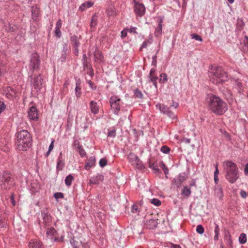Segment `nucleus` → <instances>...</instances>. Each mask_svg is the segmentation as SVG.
I'll list each match as a JSON object with an SVG mask.
<instances>
[{
  "instance_id": "nucleus-1",
  "label": "nucleus",
  "mask_w": 248,
  "mask_h": 248,
  "mask_svg": "<svg viewBox=\"0 0 248 248\" xmlns=\"http://www.w3.org/2000/svg\"><path fill=\"white\" fill-rule=\"evenodd\" d=\"M209 109L218 115L223 114L228 109L227 104L219 97L211 94L208 97Z\"/></svg>"
},
{
  "instance_id": "nucleus-2",
  "label": "nucleus",
  "mask_w": 248,
  "mask_h": 248,
  "mask_svg": "<svg viewBox=\"0 0 248 248\" xmlns=\"http://www.w3.org/2000/svg\"><path fill=\"white\" fill-rule=\"evenodd\" d=\"M31 136L27 130L18 132L16 141L17 149L20 151H27L31 146Z\"/></svg>"
},
{
  "instance_id": "nucleus-3",
  "label": "nucleus",
  "mask_w": 248,
  "mask_h": 248,
  "mask_svg": "<svg viewBox=\"0 0 248 248\" xmlns=\"http://www.w3.org/2000/svg\"><path fill=\"white\" fill-rule=\"evenodd\" d=\"M210 79L214 84H221L226 81L228 76L221 67H212L210 71Z\"/></svg>"
},
{
  "instance_id": "nucleus-4",
  "label": "nucleus",
  "mask_w": 248,
  "mask_h": 248,
  "mask_svg": "<svg viewBox=\"0 0 248 248\" xmlns=\"http://www.w3.org/2000/svg\"><path fill=\"white\" fill-rule=\"evenodd\" d=\"M225 170L226 179L231 183H234L239 177L236 165L232 161H227Z\"/></svg>"
},
{
  "instance_id": "nucleus-5",
  "label": "nucleus",
  "mask_w": 248,
  "mask_h": 248,
  "mask_svg": "<svg viewBox=\"0 0 248 248\" xmlns=\"http://www.w3.org/2000/svg\"><path fill=\"white\" fill-rule=\"evenodd\" d=\"M155 106L156 108L158 109L161 112L167 115L172 120L177 121V116L172 109H170L168 107L159 103L157 104Z\"/></svg>"
},
{
  "instance_id": "nucleus-6",
  "label": "nucleus",
  "mask_w": 248,
  "mask_h": 248,
  "mask_svg": "<svg viewBox=\"0 0 248 248\" xmlns=\"http://www.w3.org/2000/svg\"><path fill=\"white\" fill-rule=\"evenodd\" d=\"M12 180L11 175L7 172H4L1 175H0V186L1 188L4 189L9 188L11 185Z\"/></svg>"
},
{
  "instance_id": "nucleus-7",
  "label": "nucleus",
  "mask_w": 248,
  "mask_h": 248,
  "mask_svg": "<svg viewBox=\"0 0 248 248\" xmlns=\"http://www.w3.org/2000/svg\"><path fill=\"white\" fill-rule=\"evenodd\" d=\"M109 102L112 110L117 115L121 108V99L117 96H113L110 97Z\"/></svg>"
},
{
  "instance_id": "nucleus-8",
  "label": "nucleus",
  "mask_w": 248,
  "mask_h": 248,
  "mask_svg": "<svg viewBox=\"0 0 248 248\" xmlns=\"http://www.w3.org/2000/svg\"><path fill=\"white\" fill-rule=\"evenodd\" d=\"M128 158L131 164L136 169L142 170L144 168V166L137 155L130 153L128 155Z\"/></svg>"
},
{
  "instance_id": "nucleus-9",
  "label": "nucleus",
  "mask_w": 248,
  "mask_h": 248,
  "mask_svg": "<svg viewBox=\"0 0 248 248\" xmlns=\"http://www.w3.org/2000/svg\"><path fill=\"white\" fill-rule=\"evenodd\" d=\"M28 117L31 120L37 121L38 119V112L36 107L31 106L28 111Z\"/></svg>"
},
{
  "instance_id": "nucleus-10",
  "label": "nucleus",
  "mask_w": 248,
  "mask_h": 248,
  "mask_svg": "<svg viewBox=\"0 0 248 248\" xmlns=\"http://www.w3.org/2000/svg\"><path fill=\"white\" fill-rule=\"evenodd\" d=\"M186 179L184 173L179 174L176 178H174L172 181V183L176 186L177 187L181 186V184Z\"/></svg>"
},
{
  "instance_id": "nucleus-11",
  "label": "nucleus",
  "mask_w": 248,
  "mask_h": 248,
  "mask_svg": "<svg viewBox=\"0 0 248 248\" xmlns=\"http://www.w3.org/2000/svg\"><path fill=\"white\" fill-rule=\"evenodd\" d=\"M40 64V61L39 60L38 56L37 54H33L31 60L30 66L33 70H35L39 67Z\"/></svg>"
},
{
  "instance_id": "nucleus-12",
  "label": "nucleus",
  "mask_w": 248,
  "mask_h": 248,
  "mask_svg": "<svg viewBox=\"0 0 248 248\" xmlns=\"http://www.w3.org/2000/svg\"><path fill=\"white\" fill-rule=\"evenodd\" d=\"M104 180V176L100 174L91 177L89 181L90 185H98Z\"/></svg>"
},
{
  "instance_id": "nucleus-13",
  "label": "nucleus",
  "mask_w": 248,
  "mask_h": 248,
  "mask_svg": "<svg viewBox=\"0 0 248 248\" xmlns=\"http://www.w3.org/2000/svg\"><path fill=\"white\" fill-rule=\"evenodd\" d=\"M136 14L139 16H142L145 12V7L143 4L136 3L134 7Z\"/></svg>"
},
{
  "instance_id": "nucleus-14",
  "label": "nucleus",
  "mask_w": 248,
  "mask_h": 248,
  "mask_svg": "<svg viewBox=\"0 0 248 248\" xmlns=\"http://www.w3.org/2000/svg\"><path fill=\"white\" fill-rule=\"evenodd\" d=\"M90 108L92 113L94 114L99 113L100 107L98 105L97 102L94 101H92L90 103Z\"/></svg>"
},
{
  "instance_id": "nucleus-15",
  "label": "nucleus",
  "mask_w": 248,
  "mask_h": 248,
  "mask_svg": "<svg viewBox=\"0 0 248 248\" xmlns=\"http://www.w3.org/2000/svg\"><path fill=\"white\" fill-rule=\"evenodd\" d=\"M28 248H43L42 243L37 240H31L29 241Z\"/></svg>"
},
{
  "instance_id": "nucleus-16",
  "label": "nucleus",
  "mask_w": 248,
  "mask_h": 248,
  "mask_svg": "<svg viewBox=\"0 0 248 248\" xmlns=\"http://www.w3.org/2000/svg\"><path fill=\"white\" fill-rule=\"evenodd\" d=\"M6 64V59L0 58V76L3 75L7 72Z\"/></svg>"
},
{
  "instance_id": "nucleus-17",
  "label": "nucleus",
  "mask_w": 248,
  "mask_h": 248,
  "mask_svg": "<svg viewBox=\"0 0 248 248\" xmlns=\"http://www.w3.org/2000/svg\"><path fill=\"white\" fill-rule=\"evenodd\" d=\"M162 22L163 20L161 19L158 22V26L155 28V37H160L162 34Z\"/></svg>"
},
{
  "instance_id": "nucleus-18",
  "label": "nucleus",
  "mask_w": 248,
  "mask_h": 248,
  "mask_svg": "<svg viewBox=\"0 0 248 248\" xmlns=\"http://www.w3.org/2000/svg\"><path fill=\"white\" fill-rule=\"evenodd\" d=\"M32 18L33 20L37 21L40 14V9L37 6H33L31 10Z\"/></svg>"
},
{
  "instance_id": "nucleus-19",
  "label": "nucleus",
  "mask_w": 248,
  "mask_h": 248,
  "mask_svg": "<svg viewBox=\"0 0 248 248\" xmlns=\"http://www.w3.org/2000/svg\"><path fill=\"white\" fill-rule=\"evenodd\" d=\"M95 162V158L94 156H91L88 159L87 162L85 166V169L86 170H89L91 168L93 167Z\"/></svg>"
},
{
  "instance_id": "nucleus-20",
  "label": "nucleus",
  "mask_w": 248,
  "mask_h": 248,
  "mask_svg": "<svg viewBox=\"0 0 248 248\" xmlns=\"http://www.w3.org/2000/svg\"><path fill=\"white\" fill-rule=\"evenodd\" d=\"M155 69H151L150 72V77L151 81L153 83L154 85L156 87V80L157 77L155 74Z\"/></svg>"
},
{
  "instance_id": "nucleus-21",
  "label": "nucleus",
  "mask_w": 248,
  "mask_h": 248,
  "mask_svg": "<svg viewBox=\"0 0 248 248\" xmlns=\"http://www.w3.org/2000/svg\"><path fill=\"white\" fill-rule=\"evenodd\" d=\"M95 61L99 62L103 61L104 57L102 53L98 50H96L94 53Z\"/></svg>"
},
{
  "instance_id": "nucleus-22",
  "label": "nucleus",
  "mask_w": 248,
  "mask_h": 248,
  "mask_svg": "<svg viewBox=\"0 0 248 248\" xmlns=\"http://www.w3.org/2000/svg\"><path fill=\"white\" fill-rule=\"evenodd\" d=\"M16 28V27L12 23H9L7 25H5L4 27V29L6 31L11 32L15 31Z\"/></svg>"
},
{
  "instance_id": "nucleus-23",
  "label": "nucleus",
  "mask_w": 248,
  "mask_h": 248,
  "mask_svg": "<svg viewBox=\"0 0 248 248\" xmlns=\"http://www.w3.org/2000/svg\"><path fill=\"white\" fill-rule=\"evenodd\" d=\"M93 4V2L92 1H87L83 3L79 7V9L81 11H84L86 8L92 7Z\"/></svg>"
},
{
  "instance_id": "nucleus-24",
  "label": "nucleus",
  "mask_w": 248,
  "mask_h": 248,
  "mask_svg": "<svg viewBox=\"0 0 248 248\" xmlns=\"http://www.w3.org/2000/svg\"><path fill=\"white\" fill-rule=\"evenodd\" d=\"M157 222L155 219H150L147 221L146 226L147 227L153 229L155 228L157 226Z\"/></svg>"
},
{
  "instance_id": "nucleus-25",
  "label": "nucleus",
  "mask_w": 248,
  "mask_h": 248,
  "mask_svg": "<svg viewBox=\"0 0 248 248\" xmlns=\"http://www.w3.org/2000/svg\"><path fill=\"white\" fill-rule=\"evenodd\" d=\"M6 95L8 97H12L16 96V92L15 90L11 87H7L6 90Z\"/></svg>"
},
{
  "instance_id": "nucleus-26",
  "label": "nucleus",
  "mask_w": 248,
  "mask_h": 248,
  "mask_svg": "<svg viewBox=\"0 0 248 248\" xmlns=\"http://www.w3.org/2000/svg\"><path fill=\"white\" fill-rule=\"evenodd\" d=\"M42 84V78L39 76L34 79V86L35 88L39 89Z\"/></svg>"
},
{
  "instance_id": "nucleus-27",
  "label": "nucleus",
  "mask_w": 248,
  "mask_h": 248,
  "mask_svg": "<svg viewBox=\"0 0 248 248\" xmlns=\"http://www.w3.org/2000/svg\"><path fill=\"white\" fill-rule=\"evenodd\" d=\"M56 233V231L52 227L48 228L46 231V235L50 239H53V236H54Z\"/></svg>"
},
{
  "instance_id": "nucleus-28",
  "label": "nucleus",
  "mask_w": 248,
  "mask_h": 248,
  "mask_svg": "<svg viewBox=\"0 0 248 248\" xmlns=\"http://www.w3.org/2000/svg\"><path fill=\"white\" fill-rule=\"evenodd\" d=\"M6 226L7 223L5 218L2 215H0V230H5Z\"/></svg>"
},
{
  "instance_id": "nucleus-29",
  "label": "nucleus",
  "mask_w": 248,
  "mask_h": 248,
  "mask_svg": "<svg viewBox=\"0 0 248 248\" xmlns=\"http://www.w3.org/2000/svg\"><path fill=\"white\" fill-rule=\"evenodd\" d=\"M62 153H60V156L59 157L57 161V168L59 170H62L63 169L64 163L61 159Z\"/></svg>"
},
{
  "instance_id": "nucleus-30",
  "label": "nucleus",
  "mask_w": 248,
  "mask_h": 248,
  "mask_svg": "<svg viewBox=\"0 0 248 248\" xmlns=\"http://www.w3.org/2000/svg\"><path fill=\"white\" fill-rule=\"evenodd\" d=\"M191 192L190 189L187 186H184L182 190V194L187 197H189V196L191 194Z\"/></svg>"
},
{
  "instance_id": "nucleus-31",
  "label": "nucleus",
  "mask_w": 248,
  "mask_h": 248,
  "mask_svg": "<svg viewBox=\"0 0 248 248\" xmlns=\"http://www.w3.org/2000/svg\"><path fill=\"white\" fill-rule=\"evenodd\" d=\"M80 83L77 82L76 83V87L75 88V92L76 96L78 98L81 94V88L79 86Z\"/></svg>"
},
{
  "instance_id": "nucleus-32",
  "label": "nucleus",
  "mask_w": 248,
  "mask_h": 248,
  "mask_svg": "<svg viewBox=\"0 0 248 248\" xmlns=\"http://www.w3.org/2000/svg\"><path fill=\"white\" fill-rule=\"evenodd\" d=\"M239 241L240 244H244L247 242L246 234L244 233H241L239 237Z\"/></svg>"
},
{
  "instance_id": "nucleus-33",
  "label": "nucleus",
  "mask_w": 248,
  "mask_h": 248,
  "mask_svg": "<svg viewBox=\"0 0 248 248\" xmlns=\"http://www.w3.org/2000/svg\"><path fill=\"white\" fill-rule=\"evenodd\" d=\"M73 180V177L71 175L67 176L65 179V183L67 186L71 185L72 182Z\"/></svg>"
},
{
  "instance_id": "nucleus-34",
  "label": "nucleus",
  "mask_w": 248,
  "mask_h": 248,
  "mask_svg": "<svg viewBox=\"0 0 248 248\" xmlns=\"http://www.w3.org/2000/svg\"><path fill=\"white\" fill-rule=\"evenodd\" d=\"M219 230H220V229H219L218 225H217V224H216V227H215V235L214 237V239L215 240H217L218 239V235H219Z\"/></svg>"
},
{
  "instance_id": "nucleus-35",
  "label": "nucleus",
  "mask_w": 248,
  "mask_h": 248,
  "mask_svg": "<svg viewBox=\"0 0 248 248\" xmlns=\"http://www.w3.org/2000/svg\"><path fill=\"white\" fill-rule=\"evenodd\" d=\"M191 37L193 39H195L197 41H199L200 42L202 41V39L201 37V36L197 34L196 33H192L190 35Z\"/></svg>"
},
{
  "instance_id": "nucleus-36",
  "label": "nucleus",
  "mask_w": 248,
  "mask_h": 248,
  "mask_svg": "<svg viewBox=\"0 0 248 248\" xmlns=\"http://www.w3.org/2000/svg\"><path fill=\"white\" fill-rule=\"evenodd\" d=\"M160 78L159 79V81L161 83H165L167 81V76L165 73H162L160 75Z\"/></svg>"
},
{
  "instance_id": "nucleus-37",
  "label": "nucleus",
  "mask_w": 248,
  "mask_h": 248,
  "mask_svg": "<svg viewBox=\"0 0 248 248\" xmlns=\"http://www.w3.org/2000/svg\"><path fill=\"white\" fill-rule=\"evenodd\" d=\"M196 232L199 234H202L204 232V229L202 225H198L196 228Z\"/></svg>"
},
{
  "instance_id": "nucleus-38",
  "label": "nucleus",
  "mask_w": 248,
  "mask_h": 248,
  "mask_svg": "<svg viewBox=\"0 0 248 248\" xmlns=\"http://www.w3.org/2000/svg\"><path fill=\"white\" fill-rule=\"evenodd\" d=\"M150 202L157 206L161 205V202L157 199H153L150 201Z\"/></svg>"
},
{
  "instance_id": "nucleus-39",
  "label": "nucleus",
  "mask_w": 248,
  "mask_h": 248,
  "mask_svg": "<svg viewBox=\"0 0 248 248\" xmlns=\"http://www.w3.org/2000/svg\"><path fill=\"white\" fill-rule=\"evenodd\" d=\"M179 107V104L176 102L172 101L171 104L170 105L169 108L170 109H172L173 108L176 109Z\"/></svg>"
},
{
  "instance_id": "nucleus-40",
  "label": "nucleus",
  "mask_w": 248,
  "mask_h": 248,
  "mask_svg": "<svg viewBox=\"0 0 248 248\" xmlns=\"http://www.w3.org/2000/svg\"><path fill=\"white\" fill-rule=\"evenodd\" d=\"M170 151V148L167 146H163L161 148V151L165 154L168 153Z\"/></svg>"
},
{
  "instance_id": "nucleus-41",
  "label": "nucleus",
  "mask_w": 248,
  "mask_h": 248,
  "mask_svg": "<svg viewBox=\"0 0 248 248\" xmlns=\"http://www.w3.org/2000/svg\"><path fill=\"white\" fill-rule=\"evenodd\" d=\"M107 160L105 158H102L99 161V165L101 167H104L107 165Z\"/></svg>"
},
{
  "instance_id": "nucleus-42",
  "label": "nucleus",
  "mask_w": 248,
  "mask_h": 248,
  "mask_svg": "<svg viewBox=\"0 0 248 248\" xmlns=\"http://www.w3.org/2000/svg\"><path fill=\"white\" fill-rule=\"evenodd\" d=\"M54 197L56 199L58 200V199L63 198V194L61 192H57L54 194Z\"/></svg>"
},
{
  "instance_id": "nucleus-43",
  "label": "nucleus",
  "mask_w": 248,
  "mask_h": 248,
  "mask_svg": "<svg viewBox=\"0 0 248 248\" xmlns=\"http://www.w3.org/2000/svg\"><path fill=\"white\" fill-rule=\"evenodd\" d=\"M78 150L80 155L83 157L85 155L86 152L85 150L81 147V146H79L78 147Z\"/></svg>"
},
{
  "instance_id": "nucleus-44",
  "label": "nucleus",
  "mask_w": 248,
  "mask_h": 248,
  "mask_svg": "<svg viewBox=\"0 0 248 248\" xmlns=\"http://www.w3.org/2000/svg\"><path fill=\"white\" fill-rule=\"evenodd\" d=\"M236 86L238 87L239 92L243 91V85L242 82L239 81H236Z\"/></svg>"
},
{
  "instance_id": "nucleus-45",
  "label": "nucleus",
  "mask_w": 248,
  "mask_h": 248,
  "mask_svg": "<svg viewBox=\"0 0 248 248\" xmlns=\"http://www.w3.org/2000/svg\"><path fill=\"white\" fill-rule=\"evenodd\" d=\"M55 35L57 37H60L61 35V32L60 31V28L58 27H55Z\"/></svg>"
},
{
  "instance_id": "nucleus-46",
  "label": "nucleus",
  "mask_w": 248,
  "mask_h": 248,
  "mask_svg": "<svg viewBox=\"0 0 248 248\" xmlns=\"http://www.w3.org/2000/svg\"><path fill=\"white\" fill-rule=\"evenodd\" d=\"M135 95L137 97H139V98H142V96H143V94L142 93L138 90H136L135 92Z\"/></svg>"
},
{
  "instance_id": "nucleus-47",
  "label": "nucleus",
  "mask_w": 248,
  "mask_h": 248,
  "mask_svg": "<svg viewBox=\"0 0 248 248\" xmlns=\"http://www.w3.org/2000/svg\"><path fill=\"white\" fill-rule=\"evenodd\" d=\"M116 136V130L113 129V130L110 131L108 133V136L110 137H115Z\"/></svg>"
},
{
  "instance_id": "nucleus-48",
  "label": "nucleus",
  "mask_w": 248,
  "mask_h": 248,
  "mask_svg": "<svg viewBox=\"0 0 248 248\" xmlns=\"http://www.w3.org/2000/svg\"><path fill=\"white\" fill-rule=\"evenodd\" d=\"M54 140H53L51 142V143H50L49 146V148H48V152H47V155L50 153V152L53 150V147H54Z\"/></svg>"
},
{
  "instance_id": "nucleus-49",
  "label": "nucleus",
  "mask_w": 248,
  "mask_h": 248,
  "mask_svg": "<svg viewBox=\"0 0 248 248\" xmlns=\"http://www.w3.org/2000/svg\"><path fill=\"white\" fill-rule=\"evenodd\" d=\"M150 43H151V42L148 40L144 41L142 44L141 47H140V49H142L143 48L146 47L147 46H148V45Z\"/></svg>"
},
{
  "instance_id": "nucleus-50",
  "label": "nucleus",
  "mask_w": 248,
  "mask_h": 248,
  "mask_svg": "<svg viewBox=\"0 0 248 248\" xmlns=\"http://www.w3.org/2000/svg\"><path fill=\"white\" fill-rule=\"evenodd\" d=\"M96 25V19L95 16H93L91 22V26L94 27Z\"/></svg>"
},
{
  "instance_id": "nucleus-51",
  "label": "nucleus",
  "mask_w": 248,
  "mask_h": 248,
  "mask_svg": "<svg viewBox=\"0 0 248 248\" xmlns=\"http://www.w3.org/2000/svg\"><path fill=\"white\" fill-rule=\"evenodd\" d=\"M127 31L128 29H124L121 31V37L122 38H124V37L126 36Z\"/></svg>"
},
{
  "instance_id": "nucleus-52",
  "label": "nucleus",
  "mask_w": 248,
  "mask_h": 248,
  "mask_svg": "<svg viewBox=\"0 0 248 248\" xmlns=\"http://www.w3.org/2000/svg\"><path fill=\"white\" fill-rule=\"evenodd\" d=\"M131 211L134 213H137L139 211L138 205H133L132 207Z\"/></svg>"
},
{
  "instance_id": "nucleus-53",
  "label": "nucleus",
  "mask_w": 248,
  "mask_h": 248,
  "mask_svg": "<svg viewBox=\"0 0 248 248\" xmlns=\"http://www.w3.org/2000/svg\"><path fill=\"white\" fill-rule=\"evenodd\" d=\"M83 64L85 66H87V58L85 54L83 56Z\"/></svg>"
},
{
  "instance_id": "nucleus-54",
  "label": "nucleus",
  "mask_w": 248,
  "mask_h": 248,
  "mask_svg": "<svg viewBox=\"0 0 248 248\" xmlns=\"http://www.w3.org/2000/svg\"><path fill=\"white\" fill-rule=\"evenodd\" d=\"M5 108V105L3 102L0 101V113Z\"/></svg>"
},
{
  "instance_id": "nucleus-55",
  "label": "nucleus",
  "mask_w": 248,
  "mask_h": 248,
  "mask_svg": "<svg viewBox=\"0 0 248 248\" xmlns=\"http://www.w3.org/2000/svg\"><path fill=\"white\" fill-rule=\"evenodd\" d=\"M161 168L164 170V173L167 174L168 173L169 170L165 166L164 164H162V165L160 166Z\"/></svg>"
},
{
  "instance_id": "nucleus-56",
  "label": "nucleus",
  "mask_w": 248,
  "mask_h": 248,
  "mask_svg": "<svg viewBox=\"0 0 248 248\" xmlns=\"http://www.w3.org/2000/svg\"><path fill=\"white\" fill-rule=\"evenodd\" d=\"M136 29L137 28L136 27H131L128 30V31L130 33H138L136 31Z\"/></svg>"
},
{
  "instance_id": "nucleus-57",
  "label": "nucleus",
  "mask_w": 248,
  "mask_h": 248,
  "mask_svg": "<svg viewBox=\"0 0 248 248\" xmlns=\"http://www.w3.org/2000/svg\"><path fill=\"white\" fill-rule=\"evenodd\" d=\"M240 194L241 196L243 198H246L247 196V193L244 190H241Z\"/></svg>"
},
{
  "instance_id": "nucleus-58",
  "label": "nucleus",
  "mask_w": 248,
  "mask_h": 248,
  "mask_svg": "<svg viewBox=\"0 0 248 248\" xmlns=\"http://www.w3.org/2000/svg\"><path fill=\"white\" fill-rule=\"evenodd\" d=\"M62 20L61 19H59L56 23V27L61 28L62 27Z\"/></svg>"
},
{
  "instance_id": "nucleus-59",
  "label": "nucleus",
  "mask_w": 248,
  "mask_h": 248,
  "mask_svg": "<svg viewBox=\"0 0 248 248\" xmlns=\"http://www.w3.org/2000/svg\"><path fill=\"white\" fill-rule=\"evenodd\" d=\"M79 43L77 40H75L74 42V45L75 48V50H77V47L79 46Z\"/></svg>"
},
{
  "instance_id": "nucleus-60",
  "label": "nucleus",
  "mask_w": 248,
  "mask_h": 248,
  "mask_svg": "<svg viewBox=\"0 0 248 248\" xmlns=\"http://www.w3.org/2000/svg\"><path fill=\"white\" fill-rule=\"evenodd\" d=\"M150 167L152 168L154 170H155V172H158L159 170L158 167L156 166H154V164H153L152 166H150Z\"/></svg>"
},
{
  "instance_id": "nucleus-61",
  "label": "nucleus",
  "mask_w": 248,
  "mask_h": 248,
  "mask_svg": "<svg viewBox=\"0 0 248 248\" xmlns=\"http://www.w3.org/2000/svg\"><path fill=\"white\" fill-rule=\"evenodd\" d=\"M244 172L246 175L248 176V164H247L245 166Z\"/></svg>"
},
{
  "instance_id": "nucleus-62",
  "label": "nucleus",
  "mask_w": 248,
  "mask_h": 248,
  "mask_svg": "<svg viewBox=\"0 0 248 248\" xmlns=\"http://www.w3.org/2000/svg\"><path fill=\"white\" fill-rule=\"evenodd\" d=\"M219 173V171L217 169V164L216 165V170L214 172V176H218V174Z\"/></svg>"
},
{
  "instance_id": "nucleus-63",
  "label": "nucleus",
  "mask_w": 248,
  "mask_h": 248,
  "mask_svg": "<svg viewBox=\"0 0 248 248\" xmlns=\"http://www.w3.org/2000/svg\"><path fill=\"white\" fill-rule=\"evenodd\" d=\"M10 200L13 203V205H15V201H14V195H12L10 196Z\"/></svg>"
},
{
  "instance_id": "nucleus-64",
  "label": "nucleus",
  "mask_w": 248,
  "mask_h": 248,
  "mask_svg": "<svg viewBox=\"0 0 248 248\" xmlns=\"http://www.w3.org/2000/svg\"><path fill=\"white\" fill-rule=\"evenodd\" d=\"M171 248H181L179 245H175L173 244H171Z\"/></svg>"
}]
</instances>
